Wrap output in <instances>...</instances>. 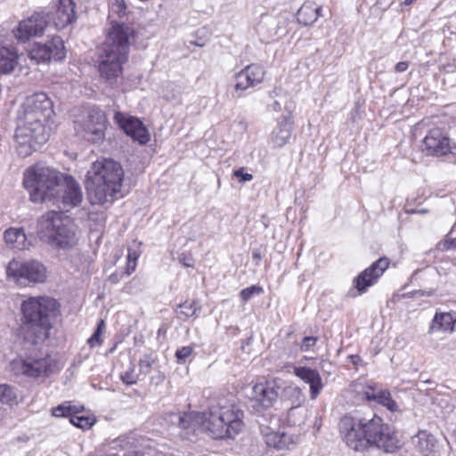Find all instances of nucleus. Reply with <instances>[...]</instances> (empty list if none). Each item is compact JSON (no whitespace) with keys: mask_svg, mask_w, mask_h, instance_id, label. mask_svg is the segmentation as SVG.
<instances>
[{"mask_svg":"<svg viewBox=\"0 0 456 456\" xmlns=\"http://www.w3.org/2000/svg\"><path fill=\"white\" fill-rule=\"evenodd\" d=\"M23 185L32 202H52L66 211L78 206L83 199L81 188L72 176L44 163H37L25 170Z\"/></svg>","mask_w":456,"mask_h":456,"instance_id":"f257e3e1","label":"nucleus"},{"mask_svg":"<svg viewBox=\"0 0 456 456\" xmlns=\"http://www.w3.org/2000/svg\"><path fill=\"white\" fill-rule=\"evenodd\" d=\"M338 428L344 442L356 452L375 446L385 452H393L400 447L396 436L375 414L371 417L345 415L340 419Z\"/></svg>","mask_w":456,"mask_h":456,"instance_id":"f03ea898","label":"nucleus"},{"mask_svg":"<svg viewBox=\"0 0 456 456\" xmlns=\"http://www.w3.org/2000/svg\"><path fill=\"white\" fill-rule=\"evenodd\" d=\"M53 102L45 93H37L25 99L17 116L15 132L21 147L28 145L29 149H35L48 140L44 122L53 113Z\"/></svg>","mask_w":456,"mask_h":456,"instance_id":"7ed1b4c3","label":"nucleus"},{"mask_svg":"<svg viewBox=\"0 0 456 456\" xmlns=\"http://www.w3.org/2000/svg\"><path fill=\"white\" fill-rule=\"evenodd\" d=\"M124 170L121 165L111 159L94 161L87 171L86 189L91 204L102 205L122 198Z\"/></svg>","mask_w":456,"mask_h":456,"instance_id":"20e7f679","label":"nucleus"},{"mask_svg":"<svg viewBox=\"0 0 456 456\" xmlns=\"http://www.w3.org/2000/svg\"><path fill=\"white\" fill-rule=\"evenodd\" d=\"M134 29L126 23L113 22L99 56V72L110 86H118L123 73V64L127 61L130 37Z\"/></svg>","mask_w":456,"mask_h":456,"instance_id":"39448f33","label":"nucleus"},{"mask_svg":"<svg viewBox=\"0 0 456 456\" xmlns=\"http://www.w3.org/2000/svg\"><path fill=\"white\" fill-rule=\"evenodd\" d=\"M23 323L20 335L25 341L37 345L49 337L52 320L59 311V303L50 297H30L21 304Z\"/></svg>","mask_w":456,"mask_h":456,"instance_id":"423d86ee","label":"nucleus"},{"mask_svg":"<svg viewBox=\"0 0 456 456\" xmlns=\"http://www.w3.org/2000/svg\"><path fill=\"white\" fill-rule=\"evenodd\" d=\"M243 418L238 405L223 398L209 407L208 417L204 413L201 426L214 439L234 438L244 428Z\"/></svg>","mask_w":456,"mask_h":456,"instance_id":"0eeeda50","label":"nucleus"},{"mask_svg":"<svg viewBox=\"0 0 456 456\" xmlns=\"http://www.w3.org/2000/svg\"><path fill=\"white\" fill-rule=\"evenodd\" d=\"M37 232L41 241L53 248H69L77 241L74 223L61 211L44 214L37 221Z\"/></svg>","mask_w":456,"mask_h":456,"instance_id":"6e6552de","label":"nucleus"},{"mask_svg":"<svg viewBox=\"0 0 456 456\" xmlns=\"http://www.w3.org/2000/svg\"><path fill=\"white\" fill-rule=\"evenodd\" d=\"M108 118L103 110L92 106L86 109L74 127L78 135L92 143H101L105 139Z\"/></svg>","mask_w":456,"mask_h":456,"instance_id":"1a4fd4ad","label":"nucleus"},{"mask_svg":"<svg viewBox=\"0 0 456 456\" xmlns=\"http://www.w3.org/2000/svg\"><path fill=\"white\" fill-rule=\"evenodd\" d=\"M6 273L16 283L28 286L31 283H43L46 280V268L37 260H12L6 268Z\"/></svg>","mask_w":456,"mask_h":456,"instance_id":"9d476101","label":"nucleus"},{"mask_svg":"<svg viewBox=\"0 0 456 456\" xmlns=\"http://www.w3.org/2000/svg\"><path fill=\"white\" fill-rule=\"evenodd\" d=\"M12 366L17 374L30 379L47 377L57 370V362L48 354L16 360L12 362Z\"/></svg>","mask_w":456,"mask_h":456,"instance_id":"9b49d317","label":"nucleus"},{"mask_svg":"<svg viewBox=\"0 0 456 456\" xmlns=\"http://www.w3.org/2000/svg\"><path fill=\"white\" fill-rule=\"evenodd\" d=\"M280 389L281 386L273 379L255 384L249 396L253 410L261 413L272 408L278 399Z\"/></svg>","mask_w":456,"mask_h":456,"instance_id":"f8f14e48","label":"nucleus"},{"mask_svg":"<svg viewBox=\"0 0 456 456\" xmlns=\"http://www.w3.org/2000/svg\"><path fill=\"white\" fill-rule=\"evenodd\" d=\"M48 25L45 12H35L29 18L20 21L13 33L19 42L25 43L33 37L43 36Z\"/></svg>","mask_w":456,"mask_h":456,"instance_id":"ddd939ff","label":"nucleus"},{"mask_svg":"<svg viewBox=\"0 0 456 456\" xmlns=\"http://www.w3.org/2000/svg\"><path fill=\"white\" fill-rule=\"evenodd\" d=\"M48 25L45 12H35L29 18L20 21L13 33L19 42L25 43L33 37L43 36Z\"/></svg>","mask_w":456,"mask_h":456,"instance_id":"4468645a","label":"nucleus"},{"mask_svg":"<svg viewBox=\"0 0 456 456\" xmlns=\"http://www.w3.org/2000/svg\"><path fill=\"white\" fill-rule=\"evenodd\" d=\"M29 56L37 63L52 59L61 61L65 58L63 41L60 37H53L45 44L35 43L29 51Z\"/></svg>","mask_w":456,"mask_h":456,"instance_id":"2eb2a0df","label":"nucleus"},{"mask_svg":"<svg viewBox=\"0 0 456 456\" xmlns=\"http://www.w3.org/2000/svg\"><path fill=\"white\" fill-rule=\"evenodd\" d=\"M411 444L421 456H441L444 450L443 442L426 429L411 436Z\"/></svg>","mask_w":456,"mask_h":456,"instance_id":"dca6fc26","label":"nucleus"},{"mask_svg":"<svg viewBox=\"0 0 456 456\" xmlns=\"http://www.w3.org/2000/svg\"><path fill=\"white\" fill-rule=\"evenodd\" d=\"M422 151L429 156H444L451 152L450 138L440 128L430 129L423 139Z\"/></svg>","mask_w":456,"mask_h":456,"instance_id":"f3484780","label":"nucleus"},{"mask_svg":"<svg viewBox=\"0 0 456 456\" xmlns=\"http://www.w3.org/2000/svg\"><path fill=\"white\" fill-rule=\"evenodd\" d=\"M53 11L45 12L48 23L52 21L57 29H62L76 20L75 3L72 0H58Z\"/></svg>","mask_w":456,"mask_h":456,"instance_id":"a211bd4d","label":"nucleus"},{"mask_svg":"<svg viewBox=\"0 0 456 456\" xmlns=\"http://www.w3.org/2000/svg\"><path fill=\"white\" fill-rule=\"evenodd\" d=\"M114 119L134 141L139 142L140 144H145L149 142L150 134L142 122L138 118L126 117L121 112H116Z\"/></svg>","mask_w":456,"mask_h":456,"instance_id":"6ab92c4d","label":"nucleus"},{"mask_svg":"<svg viewBox=\"0 0 456 456\" xmlns=\"http://www.w3.org/2000/svg\"><path fill=\"white\" fill-rule=\"evenodd\" d=\"M265 75L264 68L258 64H249L235 76L234 89L242 92L262 83Z\"/></svg>","mask_w":456,"mask_h":456,"instance_id":"aec40b11","label":"nucleus"},{"mask_svg":"<svg viewBox=\"0 0 456 456\" xmlns=\"http://www.w3.org/2000/svg\"><path fill=\"white\" fill-rule=\"evenodd\" d=\"M389 265V259L380 257L354 279V286L361 293L373 285Z\"/></svg>","mask_w":456,"mask_h":456,"instance_id":"412c9836","label":"nucleus"},{"mask_svg":"<svg viewBox=\"0 0 456 456\" xmlns=\"http://www.w3.org/2000/svg\"><path fill=\"white\" fill-rule=\"evenodd\" d=\"M265 416H261L257 420L261 434L264 436L266 444L278 450L288 449L293 444L291 436L286 433L272 431L270 427L266 426Z\"/></svg>","mask_w":456,"mask_h":456,"instance_id":"4be33fe9","label":"nucleus"},{"mask_svg":"<svg viewBox=\"0 0 456 456\" xmlns=\"http://www.w3.org/2000/svg\"><path fill=\"white\" fill-rule=\"evenodd\" d=\"M294 374L306 384H309L310 398L315 400L324 387L318 370L309 367L296 366L294 367Z\"/></svg>","mask_w":456,"mask_h":456,"instance_id":"5701e85b","label":"nucleus"},{"mask_svg":"<svg viewBox=\"0 0 456 456\" xmlns=\"http://www.w3.org/2000/svg\"><path fill=\"white\" fill-rule=\"evenodd\" d=\"M283 23L284 21L279 16L263 14L257 25V31L269 38L282 31Z\"/></svg>","mask_w":456,"mask_h":456,"instance_id":"b1692460","label":"nucleus"},{"mask_svg":"<svg viewBox=\"0 0 456 456\" xmlns=\"http://www.w3.org/2000/svg\"><path fill=\"white\" fill-rule=\"evenodd\" d=\"M292 124L288 120L281 122L272 132L270 143L273 148H282L291 136Z\"/></svg>","mask_w":456,"mask_h":456,"instance_id":"393cba45","label":"nucleus"},{"mask_svg":"<svg viewBox=\"0 0 456 456\" xmlns=\"http://www.w3.org/2000/svg\"><path fill=\"white\" fill-rule=\"evenodd\" d=\"M18 64V54L12 45L6 46L0 44V72L11 73Z\"/></svg>","mask_w":456,"mask_h":456,"instance_id":"a878e982","label":"nucleus"},{"mask_svg":"<svg viewBox=\"0 0 456 456\" xmlns=\"http://www.w3.org/2000/svg\"><path fill=\"white\" fill-rule=\"evenodd\" d=\"M203 420V412L183 413L178 417V426L186 431L185 435H189L190 431L194 433L201 426Z\"/></svg>","mask_w":456,"mask_h":456,"instance_id":"bb28decb","label":"nucleus"},{"mask_svg":"<svg viewBox=\"0 0 456 456\" xmlns=\"http://www.w3.org/2000/svg\"><path fill=\"white\" fill-rule=\"evenodd\" d=\"M456 317L451 313L436 314L430 330L432 331H450L454 330Z\"/></svg>","mask_w":456,"mask_h":456,"instance_id":"cd10ccee","label":"nucleus"},{"mask_svg":"<svg viewBox=\"0 0 456 456\" xmlns=\"http://www.w3.org/2000/svg\"><path fill=\"white\" fill-rule=\"evenodd\" d=\"M4 240L13 248L24 249L26 247V234L23 228L11 227L4 232Z\"/></svg>","mask_w":456,"mask_h":456,"instance_id":"c85d7f7f","label":"nucleus"},{"mask_svg":"<svg viewBox=\"0 0 456 456\" xmlns=\"http://www.w3.org/2000/svg\"><path fill=\"white\" fill-rule=\"evenodd\" d=\"M320 12L321 7H315L311 4H305L297 11V21L305 26L312 25L317 20Z\"/></svg>","mask_w":456,"mask_h":456,"instance_id":"c756f323","label":"nucleus"},{"mask_svg":"<svg viewBox=\"0 0 456 456\" xmlns=\"http://www.w3.org/2000/svg\"><path fill=\"white\" fill-rule=\"evenodd\" d=\"M201 306L196 300H186L185 302L178 305L175 309L176 317L182 321H186L190 317H197V312L200 310Z\"/></svg>","mask_w":456,"mask_h":456,"instance_id":"7c9ffc66","label":"nucleus"},{"mask_svg":"<svg viewBox=\"0 0 456 456\" xmlns=\"http://www.w3.org/2000/svg\"><path fill=\"white\" fill-rule=\"evenodd\" d=\"M352 392L358 401L371 402L375 396V387L363 382H354L351 386Z\"/></svg>","mask_w":456,"mask_h":456,"instance_id":"2f4dec72","label":"nucleus"},{"mask_svg":"<svg viewBox=\"0 0 456 456\" xmlns=\"http://www.w3.org/2000/svg\"><path fill=\"white\" fill-rule=\"evenodd\" d=\"M84 410V407H77L75 405H71L69 402H66L61 403L56 407L52 409V415L56 418L61 417H69V420L71 419V415L74 413H79Z\"/></svg>","mask_w":456,"mask_h":456,"instance_id":"473e14b6","label":"nucleus"},{"mask_svg":"<svg viewBox=\"0 0 456 456\" xmlns=\"http://www.w3.org/2000/svg\"><path fill=\"white\" fill-rule=\"evenodd\" d=\"M371 402H377L386 406L391 411L397 410L396 403L392 399L390 393L387 390H377L375 388V396L372 398Z\"/></svg>","mask_w":456,"mask_h":456,"instance_id":"72a5a7b5","label":"nucleus"},{"mask_svg":"<svg viewBox=\"0 0 456 456\" xmlns=\"http://www.w3.org/2000/svg\"><path fill=\"white\" fill-rule=\"evenodd\" d=\"M0 402L6 404L17 403L15 388L7 384H0Z\"/></svg>","mask_w":456,"mask_h":456,"instance_id":"f704fd0d","label":"nucleus"},{"mask_svg":"<svg viewBox=\"0 0 456 456\" xmlns=\"http://www.w3.org/2000/svg\"><path fill=\"white\" fill-rule=\"evenodd\" d=\"M70 423L82 429H88L94 425V419L86 416H79L78 413H74L71 415Z\"/></svg>","mask_w":456,"mask_h":456,"instance_id":"c9c22d12","label":"nucleus"},{"mask_svg":"<svg viewBox=\"0 0 456 456\" xmlns=\"http://www.w3.org/2000/svg\"><path fill=\"white\" fill-rule=\"evenodd\" d=\"M104 326H105L104 321L100 320L96 330H94V332L91 336V338H88V341H87L91 347L102 345L101 336L103 332Z\"/></svg>","mask_w":456,"mask_h":456,"instance_id":"e433bc0d","label":"nucleus"},{"mask_svg":"<svg viewBox=\"0 0 456 456\" xmlns=\"http://www.w3.org/2000/svg\"><path fill=\"white\" fill-rule=\"evenodd\" d=\"M263 292V289L260 286L257 285H252L250 287H248L246 289H243L240 293V299L245 303L248 302L254 295H258Z\"/></svg>","mask_w":456,"mask_h":456,"instance_id":"4c0bfd02","label":"nucleus"},{"mask_svg":"<svg viewBox=\"0 0 456 456\" xmlns=\"http://www.w3.org/2000/svg\"><path fill=\"white\" fill-rule=\"evenodd\" d=\"M154 359L150 354H145L143 358L139 361L140 371L144 374H148L154 363Z\"/></svg>","mask_w":456,"mask_h":456,"instance_id":"58836bf2","label":"nucleus"},{"mask_svg":"<svg viewBox=\"0 0 456 456\" xmlns=\"http://www.w3.org/2000/svg\"><path fill=\"white\" fill-rule=\"evenodd\" d=\"M137 257L138 256L135 251L128 249L126 276H129L135 270Z\"/></svg>","mask_w":456,"mask_h":456,"instance_id":"ea45409f","label":"nucleus"},{"mask_svg":"<svg viewBox=\"0 0 456 456\" xmlns=\"http://www.w3.org/2000/svg\"><path fill=\"white\" fill-rule=\"evenodd\" d=\"M193 348L191 346H183L176 350L175 357L178 363H184L186 359L192 354Z\"/></svg>","mask_w":456,"mask_h":456,"instance_id":"a19ab883","label":"nucleus"},{"mask_svg":"<svg viewBox=\"0 0 456 456\" xmlns=\"http://www.w3.org/2000/svg\"><path fill=\"white\" fill-rule=\"evenodd\" d=\"M120 377H121L122 381L127 385L135 384L138 380V375L135 374L134 369L125 371L124 373L121 374Z\"/></svg>","mask_w":456,"mask_h":456,"instance_id":"79ce46f5","label":"nucleus"},{"mask_svg":"<svg viewBox=\"0 0 456 456\" xmlns=\"http://www.w3.org/2000/svg\"><path fill=\"white\" fill-rule=\"evenodd\" d=\"M111 12H116L118 16L126 13V5L124 0H114L111 4Z\"/></svg>","mask_w":456,"mask_h":456,"instance_id":"37998d69","label":"nucleus"},{"mask_svg":"<svg viewBox=\"0 0 456 456\" xmlns=\"http://www.w3.org/2000/svg\"><path fill=\"white\" fill-rule=\"evenodd\" d=\"M317 342L316 337H305L302 344H301V350L302 351H308L310 350Z\"/></svg>","mask_w":456,"mask_h":456,"instance_id":"c03bdc74","label":"nucleus"},{"mask_svg":"<svg viewBox=\"0 0 456 456\" xmlns=\"http://www.w3.org/2000/svg\"><path fill=\"white\" fill-rule=\"evenodd\" d=\"M233 175L239 179L240 183L249 182L253 179V175L251 174L244 173L243 168L235 170Z\"/></svg>","mask_w":456,"mask_h":456,"instance_id":"a18cd8bd","label":"nucleus"},{"mask_svg":"<svg viewBox=\"0 0 456 456\" xmlns=\"http://www.w3.org/2000/svg\"><path fill=\"white\" fill-rule=\"evenodd\" d=\"M178 261L180 264L186 267H191L194 265V259L191 257L190 254L182 253L178 256Z\"/></svg>","mask_w":456,"mask_h":456,"instance_id":"49530a36","label":"nucleus"},{"mask_svg":"<svg viewBox=\"0 0 456 456\" xmlns=\"http://www.w3.org/2000/svg\"><path fill=\"white\" fill-rule=\"evenodd\" d=\"M124 275H126V271L123 272V271H120V272H115L114 273H112L111 275H110L109 277V281L111 282V283H118L123 277Z\"/></svg>","mask_w":456,"mask_h":456,"instance_id":"de8ad7c7","label":"nucleus"},{"mask_svg":"<svg viewBox=\"0 0 456 456\" xmlns=\"http://www.w3.org/2000/svg\"><path fill=\"white\" fill-rule=\"evenodd\" d=\"M409 67L408 61H400L395 66V70L397 73H402L407 70Z\"/></svg>","mask_w":456,"mask_h":456,"instance_id":"09e8293b","label":"nucleus"},{"mask_svg":"<svg viewBox=\"0 0 456 456\" xmlns=\"http://www.w3.org/2000/svg\"><path fill=\"white\" fill-rule=\"evenodd\" d=\"M267 110L274 112H280L281 110V104L278 101L274 100L272 104L268 105Z\"/></svg>","mask_w":456,"mask_h":456,"instance_id":"8fccbe9b","label":"nucleus"},{"mask_svg":"<svg viewBox=\"0 0 456 456\" xmlns=\"http://www.w3.org/2000/svg\"><path fill=\"white\" fill-rule=\"evenodd\" d=\"M252 258L255 261L256 265H258L262 259V255L259 249H254L252 251Z\"/></svg>","mask_w":456,"mask_h":456,"instance_id":"3c124183","label":"nucleus"},{"mask_svg":"<svg viewBox=\"0 0 456 456\" xmlns=\"http://www.w3.org/2000/svg\"><path fill=\"white\" fill-rule=\"evenodd\" d=\"M446 248H456V238L445 242Z\"/></svg>","mask_w":456,"mask_h":456,"instance_id":"603ef678","label":"nucleus"},{"mask_svg":"<svg viewBox=\"0 0 456 456\" xmlns=\"http://www.w3.org/2000/svg\"><path fill=\"white\" fill-rule=\"evenodd\" d=\"M268 95L270 99H274L279 95V92L277 89H273L268 93Z\"/></svg>","mask_w":456,"mask_h":456,"instance_id":"864d4df0","label":"nucleus"},{"mask_svg":"<svg viewBox=\"0 0 456 456\" xmlns=\"http://www.w3.org/2000/svg\"><path fill=\"white\" fill-rule=\"evenodd\" d=\"M289 389L291 391L292 394H295L297 395H301V390L297 387H289Z\"/></svg>","mask_w":456,"mask_h":456,"instance_id":"5fc2aeb1","label":"nucleus"},{"mask_svg":"<svg viewBox=\"0 0 456 456\" xmlns=\"http://www.w3.org/2000/svg\"><path fill=\"white\" fill-rule=\"evenodd\" d=\"M350 358H351L352 362H353L354 364H356V363H357V361L359 360V356H357V355H351V356H350Z\"/></svg>","mask_w":456,"mask_h":456,"instance_id":"6e6d98bb","label":"nucleus"},{"mask_svg":"<svg viewBox=\"0 0 456 456\" xmlns=\"http://www.w3.org/2000/svg\"><path fill=\"white\" fill-rule=\"evenodd\" d=\"M124 456H142V454L140 453V452H130V453H127V454H126Z\"/></svg>","mask_w":456,"mask_h":456,"instance_id":"4d7b16f0","label":"nucleus"},{"mask_svg":"<svg viewBox=\"0 0 456 456\" xmlns=\"http://www.w3.org/2000/svg\"><path fill=\"white\" fill-rule=\"evenodd\" d=\"M416 0H404V4L405 5H410L413 2H415Z\"/></svg>","mask_w":456,"mask_h":456,"instance_id":"13d9d810","label":"nucleus"},{"mask_svg":"<svg viewBox=\"0 0 456 456\" xmlns=\"http://www.w3.org/2000/svg\"><path fill=\"white\" fill-rule=\"evenodd\" d=\"M295 408L294 407H291L289 411V416L290 417L292 414H293V411H294Z\"/></svg>","mask_w":456,"mask_h":456,"instance_id":"bf43d9fd","label":"nucleus"}]
</instances>
